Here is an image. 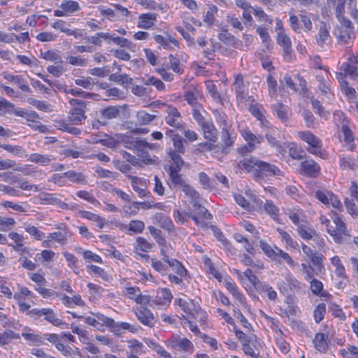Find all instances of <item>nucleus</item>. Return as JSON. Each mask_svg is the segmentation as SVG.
<instances>
[{
    "label": "nucleus",
    "instance_id": "24",
    "mask_svg": "<svg viewBox=\"0 0 358 358\" xmlns=\"http://www.w3.org/2000/svg\"><path fill=\"white\" fill-rule=\"evenodd\" d=\"M316 80L318 82L317 87L323 95H327L331 93V81L329 78L327 73L322 75H317Z\"/></svg>",
    "mask_w": 358,
    "mask_h": 358
},
{
    "label": "nucleus",
    "instance_id": "44",
    "mask_svg": "<svg viewBox=\"0 0 358 358\" xmlns=\"http://www.w3.org/2000/svg\"><path fill=\"white\" fill-rule=\"evenodd\" d=\"M156 117V115H150L144 110L138 111L136 114L137 121L141 125L148 124Z\"/></svg>",
    "mask_w": 358,
    "mask_h": 358
},
{
    "label": "nucleus",
    "instance_id": "14",
    "mask_svg": "<svg viewBox=\"0 0 358 358\" xmlns=\"http://www.w3.org/2000/svg\"><path fill=\"white\" fill-rule=\"evenodd\" d=\"M316 43L320 48L328 46L331 41L329 34V27L324 22H320L318 25L317 33L315 35Z\"/></svg>",
    "mask_w": 358,
    "mask_h": 358
},
{
    "label": "nucleus",
    "instance_id": "50",
    "mask_svg": "<svg viewBox=\"0 0 358 358\" xmlns=\"http://www.w3.org/2000/svg\"><path fill=\"white\" fill-rule=\"evenodd\" d=\"M41 56L44 59L52 62L55 64L64 62L62 57L56 52L52 50H48L45 52H42Z\"/></svg>",
    "mask_w": 358,
    "mask_h": 358
},
{
    "label": "nucleus",
    "instance_id": "64",
    "mask_svg": "<svg viewBox=\"0 0 358 358\" xmlns=\"http://www.w3.org/2000/svg\"><path fill=\"white\" fill-rule=\"evenodd\" d=\"M199 182L204 189H211L213 187V182L208 175L203 172L199 174Z\"/></svg>",
    "mask_w": 358,
    "mask_h": 358
},
{
    "label": "nucleus",
    "instance_id": "28",
    "mask_svg": "<svg viewBox=\"0 0 358 358\" xmlns=\"http://www.w3.org/2000/svg\"><path fill=\"white\" fill-rule=\"evenodd\" d=\"M314 346L320 352H325L329 349V343L323 333H317L313 341Z\"/></svg>",
    "mask_w": 358,
    "mask_h": 358
},
{
    "label": "nucleus",
    "instance_id": "7",
    "mask_svg": "<svg viewBox=\"0 0 358 358\" xmlns=\"http://www.w3.org/2000/svg\"><path fill=\"white\" fill-rule=\"evenodd\" d=\"M333 221L335 227L327 228V232L333 237L336 243L339 244L345 243L347 238L350 236L347 230L346 224L338 215H335Z\"/></svg>",
    "mask_w": 358,
    "mask_h": 358
},
{
    "label": "nucleus",
    "instance_id": "8",
    "mask_svg": "<svg viewBox=\"0 0 358 358\" xmlns=\"http://www.w3.org/2000/svg\"><path fill=\"white\" fill-rule=\"evenodd\" d=\"M164 120L167 124L177 129H183L185 124L182 122L181 114L173 106L169 105L164 109Z\"/></svg>",
    "mask_w": 358,
    "mask_h": 358
},
{
    "label": "nucleus",
    "instance_id": "46",
    "mask_svg": "<svg viewBox=\"0 0 358 358\" xmlns=\"http://www.w3.org/2000/svg\"><path fill=\"white\" fill-rule=\"evenodd\" d=\"M278 117L282 122H285L288 120L287 109L282 103H278L273 106Z\"/></svg>",
    "mask_w": 358,
    "mask_h": 358
},
{
    "label": "nucleus",
    "instance_id": "20",
    "mask_svg": "<svg viewBox=\"0 0 358 358\" xmlns=\"http://www.w3.org/2000/svg\"><path fill=\"white\" fill-rule=\"evenodd\" d=\"M336 78L338 79L341 91L350 100H355L356 99V91L355 88L350 87L349 83L347 80L345 78V76H343L342 73H338L336 74Z\"/></svg>",
    "mask_w": 358,
    "mask_h": 358
},
{
    "label": "nucleus",
    "instance_id": "25",
    "mask_svg": "<svg viewBox=\"0 0 358 358\" xmlns=\"http://www.w3.org/2000/svg\"><path fill=\"white\" fill-rule=\"evenodd\" d=\"M167 153L171 160V164L170 165L169 170L180 171L184 164V161L180 156L182 153H179L171 149L168 150Z\"/></svg>",
    "mask_w": 358,
    "mask_h": 358
},
{
    "label": "nucleus",
    "instance_id": "26",
    "mask_svg": "<svg viewBox=\"0 0 358 358\" xmlns=\"http://www.w3.org/2000/svg\"><path fill=\"white\" fill-rule=\"evenodd\" d=\"M155 220L156 222L164 229L169 231H173L174 230V224L170 217L167 215L157 213L155 215Z\"/></svg>",
    "mask_w": 358,
    "mask_h": 358
},
{
    "label": "nucleus",
    "instance_id": "12",
    "mask_svg": "<svg viewBox=\"0 0 358 358\" xmlns=\"http://www.w3.org/2000/svg\"><path fill=\"white\" fill-rule=\"evenodd\" d=\"M276 40L277 43L282 47L284 59L288 62L294 61L295 55L292 49L290 38L284 31H280L278 33Z\"/></svg>",
    "mask_w": 358,
    "mask_h": 358
},
{
    "label": "nucleus",
    "instance_id": "55",
    "mask_svg": "<svg viewBox=\"0 0 358 358\" xmlns=\"http://www.w3.org/2000/svg\"><path fill=\"white\" fill-rule=\"evenodd\" d=\"M24 229L27 233L38 241H41L45 237V234L33 225L28 224Z\"/></svg>",
    "mask_w": 358,
    "mask_h": 358
},
{
    "label": "nucleus",
    "instance_id": "60",
    "mask_svg": "<svg viewBox=\"0 0 358 358\" xmlns=\"http://www.w3.org/2000/svg\"><path fill=\"white\" fill-rule=\"evenodd\" d=\"M206 88L208 93L211 95L213 99L216 101L221 100V96L217 91V86L213 81H208L206 83Z\"/></svg>",
    "mask_w": 358,
    "mask_h": 358
},
{
    "label": "nucleus",
    "instance_id": "58",
    "mask_svg": "<svg viewBox=\"0 0 358 358\" xmlns=\"http://www.w3.org/2000/svg\"><path fill=\"white\" fill-rule=\"evenodd\" d=\"M48 315L45 317V320L48 322L51 323L52 325L56 327H60L64 324V322L58 318L52 309H50L49 312L47 313Z\"/></svg>",
    "mask_w": 358,
    "mask_h": 358
},
{
    "label": "nucleus",
    "instance_id": "1",
    "mask_svg": "<svg viewBox=\"0 0 358 358\" xmlns=\"http://www.w3.org/2000/svg\"><path fill=\"white\" fill-rule=\"evenodd\" d=\"M347 3L350 8V16L358 20V10L356 8L355 0H338L336 6V17L340 21V25L335 27L334 35L341 45H347L352 42L355 38L354 27L350 20L343 16L344 4Z\"/></svg>",
    "mask_w": 358,
    "mask_h": 358
},
{
    "label": "nucleus",
    "instance_id": "41",
    "mask_svg": "<svg viewBox=\"0 0 358 358\" xmlns=\"http://www.w3.org/2000/svg\"><path fill=\"white\" fill-rule=\"evenodd\" d=\"M339 164L341 169L343 170L350 169L352 171H355L358 168V166L356 164L355 159L350 157H341Z\"/></svg>",
    "mask_w": 358,
    "mask_h": 358
},
{
    "label": "nucleus",
    "instance_id": "34",
    "mask_svg": "<svg viewBox=\"0 0 358 358\" xmlns=\"http://www.w3.org/2000/svg\"><path fill=\"white\" fill-rule=\"evenodd\" d=\"M234 137L231 136L228 128H222L221 141L223 143V150H226L234 144Z\"/></svg>",
    "mask_w": 358,
    "mask_h": 358
},
{
    "label": "nucleus",
    "instance_id": "22",
    "mask_svg": "<svg viewBox=\"0 0 358 358\" xmlns=\"http://www.w3.org/2000/svg\"><path fill=\"white\" fill-rule=\"evenodd\" d=\"M3 78L8 82L14 83L17 85L19 88L25 92L31 93V90L29 86L25 83L24 79L22 76L20 75H12L8 73H3Z\"/></svg>",
    "mask_w": 358,
    "mask_h": 358
},
{
    "label": "nucleus",
    "instance_id": "57",
    "mask_svg": "<svg viewBox=\"0 0 358 358\" xmlns=\"http://www.w3.org/2000/svg\"><path fill=\"white\" fill-rule=\"evenodd\" d=\"M258 159L252 157L250 159H245L243 160L240 161L238 163L239 167L245 169L248 172L252 171V169L255 166V163L258 162Z\"/></svg>",
    "mask_w": 358,
    "mask_h": 358
},
{
    "label": "nucleus",
    "instance_id": "47",
    "mask_svg": "<svg viewBox=\"0 0 358 358\" xmlns=\"http://www.w3.org/2000/svg\"><path fill=\"white\" fill-rule=\"evenodd\" d=\"M66 70L64 62L62 64H56L55 65H50L47 68L48 72L56 78L60 77Z\"/></svg>",
    "mask_w": 358,
    "mask_h": 358
},
{
    "label": "nucleus",
    "instance_id": "59",
    "mask_svg": "<svg viewBox=\"0 0 358 358\" xmlns=\"http://www.w3.org/2000/svg\"><path fill=\"white\" fill-rule=\"evenodd\" d=\"M29 103L35 106L37 109L44 111L49 112L50 110V104L45 101L35 100L33 99H29Z\"/></svg>",
    "mask_w": 358,
    "mask_h": 358
},
{
    "label": "nucleus",
    "instance_id": "11",
    "mask_svg": "<svg viewBox=\"0 0 358 358\" xmlns=\"http://www.w3.org/2000/svg\"><path fill=\"white\" fill-rule=\"evenodd\" d=\"M241 134L248 143L247 145L239 150V152L241 155H244L247 152H252L256 148L257 145H259L263 141V138L261 136L254 134L249 129H243Z\"/></svg>",
    "mask_w": 358,
    "mask_h": 358
},
{
    "label": "nucleus",
    "instance_id": "15",
    "mask_svg": "<svg viewBox=\"0 0 358 358\" xmlns=\"http://www.w3.org/2000/svg\"><path fill=\"white\" fill-rule=\"evenodd\" d=\"M134 311L138 320L143 324L149 327L155 326L157 320L153 313L149 309L144 307H138Z\"/></svg>",
    "mask_w": 358,
    "mask_h": 358
},
{
    "label": "nucleus",
    "instance_id": "3",
    "mask_svg": "<svg viewBox=\"0 0 358 358\" xmlns=\"http://www.w3.org/2000/svg\"><path fill=\"white\" fill-rule=\"evenodd\" d=\"M255 167L253 175L256 181L264 180L266 178L271 176H284V172L275 164L262 160L259 159L255 163Z\"/></svg>",
    "mask_w": 358,
    "mask_h": 358
},
{
    "label": "nucleus",
    "instance_id": "35",
    "mask_svg": "<svg viewBox=\"0 0 358 358\" xmlns=\"http://www.w3.org/2000/svg\"><path fill=\"white\" fill-rule=\"evenodd\" d=\"M310 101L313 108L315 110V113L321 118L327 120L330 115V113L324 109L319 100L312 97Z\"/></svg>",
    "mask_w": 358,
    "mask_h": 358
},
{
    "label": "nucleus",
    "instance_id": "17",
    "mask_svg": "<svg viewBox=\"0 0 358 358\" xmlns=\"http://www.w3.org/2000/svg\"><path fill=\"white\" fill-rule=\"evenodd\" d=\"M178 304L186 314L194 318L203 312L201 308L199 306L195 305L192 300L187 301L182 299H179Z\"/></svg>",
    "mask_w": 358,
    "mask_h": 358
},
{
    "label": "nucleus",
    "instance_id": "10",
    "mask_svg": "<svg viewBox=\"0 0 358 358\" xmlns=\"http://www.w3.org/2000/svg\"><path fill=\"white\" fill-rule=\"evenodd\" d=\"M232 89L235 92L237 101L243 103L249 99H252V102L255 101L252 96H248V89L244 83L243 76L241 73L236 75Z\"/></svg>",
    "mask_w": 358,
    "mask_h": 358
},
{
    "label": "nucleus",
    "instance_id": "31",
    "mask_svg": "<svg viewBox=\"0 0 358 358\" xmlns=\"http://www.w3.org/2000/svg\"><path fill=\"white\" fill-rule=\"evenodd\" d=\"M277 231L280 234V240L285 243L286 248H290L292 249L296 250L299 248L298 243L293 240V238L291 237V236L285 230H283L281 228H278Z\"/></svg>",
    "mask_w": 358,
    "mask_h": 358
},
{
    "label": "nucleus",
    "instance_id": "32",
    "mask_svg": "<svg viewBox=\"0 0 358 358\" xmlns=\"http://www.w3.org/2000/svg\"><path fill=\"white\" fill-rule=\"evenodd\" d=\"M54 159L51 155L33 153L30 155L28 160L31 162L39 164L42 166L48 165Z\"/></svg>",
    "mask_w": 358,
    "mask_h": 358
},
{
    "label": "nucleus",
    "instance_id": "33",
    "mask_svg": "<svg viewBox=\"0 0 358 358\" xmlns=\"http://www.w3.org/2000/svg\"><path fill=\"white\" fill-rule=\"evenodd\" d=\"M169 266H170L176 274L180 277L185 276L187 273V271L183 266L182 263L176 259H167L166 262Z\"/></svg>",
    "mask_w": 358,
    "mask_h": 358
},
{
    "label": "nucleus",
    "instance_id": "29",
    "mask_svg": "<svg viewBox=\"0 0 358 358\" xmlns=\"http://www.w3.org/2000/svg\"><path fill=\"white\" fill-rule=\"evenodd\" d=\"M296 231L301 238L308 241L317 236V231L311 227L305 224H301L297 227Z\"/></svg>",
    "mask_w": 358,
    "mask_h": 358
},
{
    "label": "nucleus",
    "instance_id": "6",
    "mask_svg": "<svg viewBox=\"0 0 358 358\" xmlns=\"http://www.w3.org/2000/svg\"><path fill=\"white\" fill-rule=\"evenodd\" d=\"M71 108L69 113V119L73 124H80L87 118L85 115L86 103L80 99H71L69 101Z\"/></svg>",
    "mask_w": 358,
    "mask_h": 358
},
{
    "label": "nucleus",
    "instance_id": "36",
    "mask_svg": "<svg viewBox=\"0 0 358 358\" xmlns=\"http://www.w3.org/2000/svg\"><path fill=\"white\" fill-rule=\"evenodd\" d=\"M63 176L69 178L70 181L76 183H86V176L81 172L69 171L63 173Z\"/></svg>",
    "mask_w": 358,
    "mask_h": 358
},
{
    "label": "nucleus",
    "instance_id": "27",
    "mask_svg": "<svg viewBox=\"0 0 358 358\" xmlns=\"http://www.w3.org/2000/svg\"><path fill=\"white\" fill-rule=\"evenodd\" d=\"M180 171L178 170H169L168 173L169 176V179L171 180V184L175 187H178L182 189L184 186H185L187 183L185 180L182 177L181 174H180Z\"/></svg>",
    "mask_w": 358,
    "mask_h": 358
},
{
    "label": "nucleus",
    "instance_id": "51",
    "mask_svg": "<svg viewBox=\"0 0 358 358\" xmlns=\"http://www.w3.org/2000/svg\"><path fill=\"white\" fill-rule=\"evenodd\" d=\"M264 210L270 216L275 220L278 217L279 209L271 201L266 200L264 205Z\"/></svg>",
    "mask_w": 358,
    "mask_h": 358
},
{
    "label": "nucleus",
    "instance_id": "42",
    "mask_svg": "<svg viewBox=\"0 0 358 358\" xmlns=\"http://www.w3.org/2000/svg\"><path fill=\"white\" fill-rule=\"evenodd\" d=\"M169 63L167 68L172 69L175 73L182 74L183 73V67L180 64L179 59L170 55L169 57Z\"/></svg>",
    "mask_w": 358,
    "mask_h": 358
},
{
    "label": "nucleus",
    "instance_id": "16",
    "mask_svg": "<svg viewBox=\"0 0 358 358\" xmlns=\"http://www.w3.org/2000/svg\"><path fill=\"white\" fill-rule=\"evenodd\" d=\"M131 180L132 189L138 194L141 198L148 197L150 192L146 188V181L143 178L136 176H129Z\"/></svg>",
    "mask_w": 358,
    "mask_h": 358
},
{
    "label": "nucleus",
    "instance_id": "18",
    "mask_svg": "<svg viewBox=\"0 0 358 358\" xmlns=\"http://www.w3.org/2000/svg\"><path fill=\"white\" fill-rule=\"evenodd\" d=\"M303 174L310 177H316L320 171V166L312 159H308L301 163Z\"/></svg>",
    "mask_w": 358,
    "mask_h": 358
},
{
    "label": "nucleus",
    "instance_id": "38",
    "mask_svg": "<svg viewBox=\"0 0 358 358\" xmlns=\"http://www.w3.org/2000/svg\"><path fill=\"white\" fill-rule=\"evenodd\" d=\"M260 247L268 257L272 260H278L277 250L279 249L278 247L275 246L274 248H273L268 243L262 241H260Z\"/></svg>",
    "mask_w": 358,
    "mask_h": 358
},
{
    "label": "nucleus",
    "instance_id": "63",
    "mask_svg": "<svg viewBox=\"0 0 358 358\" xmlns=\"http://www.w3.org/2000/svg\"><path fill=\"white\" fill-rule=\"evenodd\" d=\"M68 62L73 66H86L87 60L81 56H69L66 57Z\"/></svg>",
    "mask_w": 358,
    "mask_h": 358
},
{
    "label": "nucleus",
    "instance_id": "2",
    "mask_svg": "<svg viewBox=\"0 0 358 358\" xmlns=\"http://www.w3.org/2000/svg\"><path fill=\"white\" fill-rule=\"evenodd\" d=\"M124 106H110L104 108H101L95 113V118L92 121L93 129H99L102 127H105L109 124L112 120L120 118L121 111Z\"/></svg>",
    "mask_w": 358,
    "mask_h": 358
},
{
    "label": "nucleus",
    "instance_id": "52",
    "mask_svg": "<svg viewBox=\"0 0 358 358\" xmlns=\"http://www.w3.org/2000/svg\"><path fill=\"white\" fill-rule=\"evenodd\" d=\"M325 313L326 305L324 303L318 304L313 312L315 322L320 323L324 319Z\"/></svg>",
    "mask_w": 358,
    "mask_h": 358
},
{
    "label": "nucleus",
    "instance_id": "48",
    "mask_svg": "<svg viewBox=\"0 0 358 358\" xmlns=\"http://www.w3.org/2000/svg\"><path fill=\"white\" fill-rule=\"evenodd\" d=\"M22 336L30 345H38L42 344L43 341L42 336L39 334L23 332Z\"/></svg>",
    "mask_w": 358,
    "mask_h": 358
},
{
    "label": "nucleus",
    "instance_id": "23",
    "mask_svg": "<svg viewBox=\"0 0 358 358\" xmlns=\"http://www.w3.org/2000/svg\"><path fill=\"white\" fill-rule=\"evenodd\" d=\"M205 139L212 143L217 141V130L212 122H207L201 126Z\"/></svg>",
    "mask_w": 358,
    "mask_h": 358
},
{
    "label": "nucleus",
    "instance_id": "30",
    "mask_svg": "<svg viewBox=\"0 0 358 358\" xmlns=\"http://www.w3.org/2000/svg\"><path fill=\"white\" fill-rule=\"evenodd\" d=\"M71 232H53L49 234V235L48 236V241H55L61 245H64L66 243L67 241L71 237Z\"/></svg>",
    "mask_w": 358,
    "mask_h": 358
},
{
    "label": "nucleus",
    "instance_id": "39",
    "mask_svg": "<svg viewBox=\"0 0 358 358\" xmlns=\"http://www.w3.org/2000/svg\"><path fill=\"white\" fill-rule=\"evenodd\" d=\"M55 257V253L50 250H43L41 253H37L35 256V261H39L42 263L52 262Z\"/></svg>",
    "mask_w": 358,
    "mask_h": 358
},
{
    "label": "nucleus",
    "instance_id": "53",
    "mask_svg": "<svg viewBox=\"0 0 358 358\" xmlns=\"http://www.w3.org/2000/svg\"><path fill=\"white\" fill-rule=\"evenodd\" d=\"M110 80L115 82L120 83L122 85H127V86L129 85H131L133 81V79L127 74H112L110 76Z\"/></svg>",
    "mask_w": 358,
    "mask_h": 358
},
{
    "label": "nucleus",
    "instance_id": "5",
    "mask_svg": "<svg viewBox=\"0 0 358 358\" xmlns=\"http://www.w3.org/2000/svg\"><path fill=\"white\" fill-rule=\"evenodd\" d=\"M181 189L185 195L191 199L190 202L196 214L201 215L206 220L212 218V215L209 213L208 210L199 203L200 195L192 185L187 184Z\"/></svg>",
    "mask_w": 358,
    "mask_h": 358
},
{
    "label": "nucleus",
    "instance_id": "62",
    "mask_svg": "<svg viewBox=\"0 0 358 358\" xmlns=\"http://www.w3.org/2000/svg\"><path fill=\"white\" fill-rule=\"evenodd\" d=\"M15 224V221L12 217H5L0 216V230L1 231H8L10 227Z\"/></svg>",
    "mask_w": 358,
    "mask_h": 358
},
{
    "label": "nucleus",
    "instance_id": "61",
    "mask_svg": "<svg viewBox=\"0 0 358 358\" xmlns=\"http://www.w3.org/2000/svg\"><path fill=\"white\" fill-rule=\"evenodd\" d=\"M224 286L235 297L239 298L241 294L238 291V288L235 284V282L232 280H226L224 281Z\"/></svg>",
    "mask_w": 358,
    "mask_h": 358
},
{
    "label": "nucleus",
    "instance_id": "56",
    "mask_svg": "<svg viewBox=\"0 0 358 358\" xmlns=\"http://www.w3.org/2000/svg\"><path fill=\"white\" fill-rule=\"evenodd\" d=\"M148 229L151 235L153 236V238L159 245H163L166 243V240L162 236V233L161 230L155 228L153 226H149Z\"/></svg>",
    "mask_w": 358,
    "mask_h": 358
},
{
    "label": "nucleus",
    "instance_id": "45",
    "mask_svg": "<svg viewBox=\"0 0 358 358\" xmlns=\"http://www.w3.org/2000/svg\"><path fill=\"white\" fill-rule=\"evenodd\" d=\"M153 244L149 243L145 238L143 237H138L136 241L135 249L136 250H141L142 252H148L152 248Z\"/></svg>",
    "mask_w": 358,
    "mask_h": 358
},
{
    "label": "nucleus",
    "instance_id": "9",
    "mask_svg": "<svg viewBox=\"0 0 358 358\" xmlns=\"http://www.w3.org/2000/svg\"><path fill=\"white\" fill-rule=\"evenodd\" d=\"M166 345L173 350L185 353H192L194 351L193 343L189 339L179 336H173L166 341Z\"/></svg>",
    "mask_w": 358,
    "mask_h": 358
},
{
    "label": "nucleus",
    "instance_id": "54",
    "mask_svg": "<svg viewBox=\"0 0 358 358\" xmlns=\"http://www.w3.org/2000/svg\"><path fill=\"white\" fill-rule=\"evenodd\" d=\"M234 334L236 337L241 342L242 345L247 343H253L252 338H255V336H247L245 333H243L241 330L237 329L234 326Z\"/></svg>",
    "mask_w": 358,
    "mask_h": 358
},
{
    "label": "nucleus",
    "instance_id": "21",
    "mask_svg": "<svg viewBox=\"0 0 358 358\" xmlns=\"http://www.w3.org/2000/svg\"><path fill=\"white\" fill-rule=\"evenodd\" d=\"M340 69L345 79L347 76H349L351 79L358 82V67L355 66V63L348 59V62L341 64Z\"/></svg>",
    "mask_w": 358,
    "mask_h": 358
},
{
    "label": "nucleus",
    "instance_id": "49",
    "mask_svg": "<svg viewBox=\"0 0 358 358\" xmlns=\"http://www.w3.org/2000/svg\"><path fill=\"white\" fill-rule=\"evenodd\" d=\"M203 263H204L205 266L207 268L208 271L210 274H212L219 281H221L222 275L214 267L212 260L208 257H203Z\"/></svg>",
    "mask_w": 358,
    "mask_h": 358
},
{
    "label": "nucleus",
    "instance_id": "19",
    "mask_svg": "<svg viewBox=\"0 0 358 358\" xmlns=\"http://www.w3.org/2000/svg\"><path fill=\"white\" fill-rule=\"evenodd\" d=\"M157 17V15L155 13L141 14L138 16L137 27L141 29H148L155 24Z\"/></svg>",
    "mask_w": 358,
    "mask_h": 358
},
{
    "label": "nucleus",
    "instance_id": "13",
    "mask_svg": "<svg viewBox=\"0 0 358 358\" xmlns=\"http://www.w3.org/2000/svg\"><path fill=\"white\" fill-rule=\"evenodd\" d=\"M8 237L15 243V245H8L12 246L15 251L17 252L21 256L24 255H27L29 257L32 256V250L30 248L24 247L25 238L22 235L12 231L8 234Z\"/></svg>",
    "mask_w": 358,
    "mask_h": 358
},
{
    "label": "nucleus",
    "instance_id": "43",
    "mask_svg": "<svg viewBox=\"0 0 358 358\" xmlns=\"http://www.w3.org/2000/svg\"><path fill=\"white\" fill-rule=\"evenodd\" d=\"M129 231H131L134 234H141L145 229V223L138 220H131L127 226Z\"/></svg>",
    "mask_w": 358,
    "mask_h": 358
},
{
    "label": "nucleus",
    "instance_id": "40",
    "mask_svg": "<svg viewBox=\"0 0 358 358\" xmlns=\"http://www.w3.org/2000/svg\"><path fill=\"white\" fill-rule=\"evenodd\" d=\"M60 8L67 13H75L80 10L78 2L71 0L63 1L60 5Z\"/></svg>",
    "mask_w": 358,
    "mask_h": 358
},
{
    "label": "nucleus",
    "instance_id": "4",
    "mask_svg": "<svg viewBox=\"0 0 358 358\" xmlns=\"http://www.w3.org/2000/svg\"><path fill=\"white\" fill-rule=\"evenodd\" d=\"M299 137L308 143V148L307 150L316 156H318L322 159H326L327 154L322 148L321 140L314 135L312 132L307 131H299L298 132Z\"/></svg>",
    "mask_w": 358,
    "mask_h": 358
},
{
    "label": "nucleus",
    "instance_id": "37",
    "mask_svg": "<svg viewBox=\"0 0 358 358\" xmlns=\"http://www.w3.org/2000/svg\"><path fill=\"white\" fill-rule=\"evenodd\" d=\"M249 111L258 120L261 121L263 123L266 122L268 124V121L266 120L265 116L264 115V110L262 106L257 103L251 104L249 107Z\"/></svg>",
    "mask_w": 358,
    "mask_h": 358
}]
</instances>
